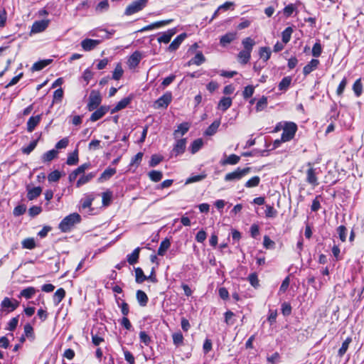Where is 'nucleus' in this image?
<instances>
[{
    "mask_svg": "<svg viewBox=\"0 0 364 364\" xmlns=\"http://www.w3.org/2000/svg\"><path fill=\"white\" fill-rule=\"evenodd\" d=\"M123 73L124 70L122 68V65L118 63L113 71L112 78L115 80H119L122 77Z\"/></svg>",
    "mask_w": 364,
    "mask_h": 364,
    "instance_id": "nucleus-44",
    "label": "nucleus"
},
{
    "mask_svg": "<svg viewBox=\"0 0 364 364\" xmlns=\"http://www.w3.org/2000/svg\"><path fill=\"white\" fill-rule=\"evenodd\" d=\"M96 176V172H91L87 175H82L80 177L76 183L77 187H80L81 186L88 183Z\"/></svg>",
    "mask_w": 364,
    "mask_h": 364,
    "instance_id": "nucleus-24",
    "label": "nucleus"
},
{
    "mask_svg": "<svg viewBox=\"0 0 364 364\" xmlns=\"http://www.w3.org/2000/svg\"><path fill=\"white\" fill-rule=\"evenodd\" d=\"M163 160V157L158 154H154L151 156V160L149 161V166L151 167H154L157 166L161 161Z\"/></svg>",
    "mask_w": 364,
    "mask_h": 364,
    "instance_id": "nucleus-58",
    "label": "nucleus"
},
{
    "mask_svg": "<svg viewBox=\"0 0 364 364\" xmlns=\"http://www.w3.org/2000/svg\"><path fill=\"white\" fill-rule=\"evenodd\" d=\"M50 20H41L35 21L31 27V33H37L45 31L48 26Z\"/></svg>",
    "mask_w": 364,
    "mask_h": 364,
    "instance_id": "nucleus-10",
    "label": "nucleus"
},
{
    "mask_svg": "<svg viewBox=\"0 0 364 364\" xmlns=\"http://www.w3.org/2000/svg\"><path fill=\"white\" fill-rule=\"evenodd\" d=\"M291 82V78L290 77H284L282 81L279 83V89L280 90H287L289 87Z\"/></svg>",
    "mask_w": 364,
    "mask_h": 364,
    "instance_id": "nucleus-47",
    "label": "nucleus"
},
{
    "mask_svg": "<svg viewBox=\"0 0 364 364\" xmlns=\"http://www.w3.org/2000/svg\"><path fill=\"white\" fill-rule=\"evenodd\" d=\"M173 342L176 346H179L183 344V336L181 332L174 333L172 335Z\"/></svg>",
    "mask_w": 364,
    "mask_h": 364,
    "instance_id": "nucleus-48",
    "label": "nucleus"
},
{
    "mask_svg": "<svg viewBox=\"0 0 364 364\" xmlns=\"http://www.w3.org/2000/svg\"><path fill=\"white\" fill-rule=\"evenodd\" d=\"M116 173V169L114 168H107L101 174L98 178L99 183H102L105 181L109 180L112 176Z\"/></svg>",
    "mask_w": 364,
    "mask_h": 364,
    "instance_id": "nucleus-19",
    "label": "nucleus"
},
{
    "mask_svg": "<svg viewBox=\"0 0 364 364\" xmlns=\"http://www.w3.org/2000/svg\"><path fill=\"white\" fill-rule=\"evenodd\" d=\"M186 147V139L183 138L177 139L172 151L176 156H178L179 154H182L185 151Z\"/></svg>",
    "mask_w": 364,
    "mask_h": 364,
    "instance_id": "nucleus-12",
    "label": "nucleus"
},
{
    "mask_svg": "<svg viewBox=\"0 0 364 364\" xmlns=\"http://www.w3.org/2000/svg\"><path fill=\"white\" fill-rule=\"evenodd\" d=\"M148 0H136L129 4L125 11L124 14L126 16H131L146 6Z\"/></svg>",
    "mask_w": 364,
    "mask_h": 364,
    "instance_id": "nucleus-3",
    "label": "nucleus"
},
{
    "mask_svg": "<svg viewBox=\"0 0 364 364\" xmlns=\"http://www.w3.org/2000/svg\"><path fill=\"white\" fill-rule=\"evenodd\" d=\"M102 102L100 93L97 90H92L89 96L87 109L89 111L96 109Z\"/></svg>",
    "mask_w": 364,
    "mask_h": 364,
    "instance_id": "nucleus-5",
    "label": "nucleus"
},
{
    "mask_svg": "<svg viewBox=\"0 0 364 364\" xmlns=\"http://www.w3.org/2000/svg\"><path fill=\"white\" fill-rule=\"evenodd\" d=\"M22 247L25 249L33 250L36 247V242L33 238L29 237L22 241Z\"/></svg>",
    "mask_w": 364,
    "mask_h": 364,
    "instance_id": "nucleus-45",
    "label": "nucleus"
},
{
    "mask_svg": "<svg viewBox=\"0 0 364 364\" xmlns=\"http://www.w3.org/2000/svg\"><path fill=\"white\" fill-rule=\"evenodd\" d=\"M58 154L57 150L51 149L42 155L41 161L43 163L50 162L58 156Z\"/></svg>",
    "mask_w": 364,
    "mask_h": 364,
    "instance_id": "nucleus-23",
    "label": "nucleus"
},
{
    "mask_svg": "<svg viewBox=\"0 0 364 364\" xmlns=\"http://www.w3.org/2000/svg\"><path fill=\"white\" fill-rule=\"evenodd\" d=\"M78 149H76L73 153L68 155L66 163L69 166H74L78 163Z\"/></svg>",
    "mask_w": 364,
    "mask_h": 364,
    "instance_id": "nucleus-31",
    "label": "nucleus"
},
{
    "mask_svg": "<svg viewBox=\"0 0 364 364\" xmlns=\"http://www.w3.org/2000/svg\"><path fill=\"white\" fill-rule=\"evenodd\" d=\"M205 178H206V174L205 173H202V174H200V175L191 176L188 178H187V180L186 181V183L188 184V183H192L200 181L203 180Z\"/></svg>",
    "mask_w": 364,
    "mask_h": 364,
    "instance_id": "nucleus-53",
    "label": "nucleus"
},
{
    "mask_svg": "<svg viewBox=\"0 0 364 364\" xmlns=\"http://www.w3.org/2000/svg\"><path fill=\"white\" fill-rule=\"evenodd\" d=\"M296 130H297V126L295 123H294V122L286 123V124L283 129V132L282 134V140L283 141H290L291 139L294 138Z\"/></svg>",
    "mask_w": 364,
    "mask_h": 364,
    "instance_id": "nucleus-4",
    "label": "nucleus"
},
{
    "mask_svg": "<svg viewBox=\"0 0 364 364\" xmlns=\"http://www.w3.org/2000/svg\"><path fill=\"white\" fill-rule=\"evenodd\" d=\"M251 168L246 167L244 168H237L234 171L228 173L224 177L225 181H237L250 172Z\"/></svg>",
    "mask_w": 364,
    "mask_h": 364,
    "instance_id": "nucleus-2",
    "label": "nucleus"
},
{
    "mask_svg": "<svg viewBox=\"0 0 364 364\" xmlns=\"http://www.w3.org/2000/svg\"><path fill=\"white\" fill-rule=\"evenodd\" d=\"M176 33V29H170L167 31L160 33L158 36H154L151 39H148L149 43H151V41L156 39L159 43H168L171 41L173 36Z\"/></svg>",
    "mask_w": 364,
    "mask_h": 364,
    "instance_id": "nucleus-7",
    "label": "nucleus"
},
{
    "mask_svg": "<svg viewBox=\"0 0 364 364\" xmlns=\"http://www.w3.org/2000/svg\"><path fill=\"white\" fill-rule=\"evenodd\" d=\"M260 182V178L257 176L252 177L250 179H249L245 184V186L246 188H254L257 187Z\"/></svg>",
    "mask_w": 364,
    "mask_h": 364,
    "instance_id": "nucleus-41",
    "label": "nucleus"
},
{
    "mask_svg": "<svg viewBox=\"0 0 364 364\" xmlns=\"http://www.w3.org/2000/svg\"><path fill=\"white\" fill-rule=\"evenodd\" d=\"M139 339L146 346H149L151 343V338L145 331H140Z\"/></svg>",
    "mask_w": 364,
    "mask_h": 364,
    "instance_id": "nucleus-60",
    "label": "nucleus"
},
{
    "mask_svg": "<svg viewBox=\"0 0 364 364\" xmlns=\"http://www.w3.org/2000/svg\"><path fill=\"white\" fill-rule=\"evenodd\" d=\"M259 54L260 58H262L264 61H267L271 55V50H269V47H261Z\"/></svg>",
    "mask_w": 364,
    "mask_h": 364,
    "instance_id": "nucleus-39",
    "label": "nucleus"
},
{
    "mask_svg": "<svg viewBox=\"0 0 364 364\" xmlns=\"http://www.w3.org/2000/svg\"><path fill=\"white\" fill-rule=\"evenodd\" d=\"M24 336L27 338L34 339L33 328L31 324L27 323L24 326Z\"/></svg>",
    "mask_w": 364,
    "mask_h": 364,
    "instance_id": "nucleus-55",
    "label": "nucleus"
},
{
    "mask_svg": "<svg viewBox=\"0 0 364 364\" xmlns=\"http://www.w3.org/2000/svg\"><path fill=\"white\" fill-rule=\"evenodd\" d=\"M353 92H354L355 95L357 97H359V96L361 95L362 90H363V85H362L361 80L360 79H358L354 82V84L353 85Z\"/></svg>",
    "mask_w": 364,
    "mask_h": 364,
    "instance_id": "nucleus-46",
    "label": "nucleus"
},
{
    "mask_svg": "<svg viewBox=\"0 0 364 364\" xmlns=\"http://www.w3.org/2000/svg\"><path fill=\"white\" fill-rule=\"evenodd\" d=\"M232 105V100L230 97H223L218 103V109L226 111Z\"/></svg>",
    "mask_w": 364,
    "mask_h": 364,
    "instance_id": "nucleus-30",
    "label": "nucleus"
},
{
    "mask_svg": "<svg viewBox=\"0 0 364 364\" xmlns=\"http://www.w3.org/2000/svg\"><path fill=\"white\" fill-rule=\"evenodd\" d=\"M267 105V99L265 97H262L259 101L257 102L256 105V111L260 112L263 110Z\"/></svg>",
    "mask_w": 364,
    "mask_h": 364,
    "instance_id": "nucleus-54",
    "label": "nucleus"
},
{
    "mask_svg": "<svg viewBox=\"0 0 364 364\" xmlns=\"http://www.w3.org/2000/svg\"><path fill=\"white\" fill-rule=\"evenodd\" d=\"M337 232L339 238L342 242H345L347 237V229L344 225H340L337 228Z\"/></svg>",
    "mask_w": 364,
    "mask_h": 364,
    "instance_id": "nucleus-50",
    "label": "nucleus"
},
{
    "mask_svg": "<svg viewBox=\"0 0 364 364\" xmlns=\"http://www.w3.org/2000/svg\"><path fill=\"white\" fill-rule=\"evenodd\" d=\"M112 194L110 191H107L102 193V204L105 206H107L109 205L111 200H112Z\"/></svg>",
    "mask_w": 364,
    "mask_h": 364,
    "instance_id": "nucleus-57",
    "label": "nucleus"
},
{
    "mask_svg": "<svg viewBox=\"0 0 364 364\" xmlns=\"http://www.w3.org/2000/svg\"><path fill=\"white\" fill-rule=\"evenodd\" d=\"M38 144V139L32 141L28 146L22 148V152L25 154H29L31 151L34 150Z\"/></svg>",
    "mask_w": 364,
    "mask_h": 364,
    "instance_id": "nucleus-51",
    "label": "nucleus"
},
{
    "mask_svg": "<svg viewBox=\"0 0 364 364\" xmlns=\"http://www.w3.org/2000/svg\"><path fill=\"white\" fill-rule=\"evenodd\" d=\"M171 92H167L155 102V106L157 108H166L171 103Z\"/></svg>",
    "mask_w": 364,
    "mask_h": 364,
    "instance_id": "nucleus-8",
    "label": "nucleus"
},
{
    "mask_svg": "<svg viewBox=\"0 0 364 364\" xmlns=\"http://www.w3.org/2000/svg\"><path fill=\"white\" fill-rule=\"evenodd\" d=\"M131 102V99L129 97H124L121 100L114 108L112 109V113L114 112H118L124 108H125Z\"/></svg>",
    "mask_w": 364,
    "mask_h": 364,
    "instance_id": "nucleus-33",
    "label": "nucleus"
},
{
    "mask_svg": "<svg viewBox=\"0 0 364 364\" xmlns=\"http://www.w3.org/2000/svg\"><path fill=\"white\" fill-rule=\"evenodd\" d=\"M240 157L235 154H230L225 159L223 160L220 163L222 165H235L239 163Z\"/></svg>",
    "mask_w": 364,
    "mask_h": 364,
    "instance_id": "nucleus-28",
    "label": "nucleus"
},
{
    "mask_svg": "<svg viewBox=\"0 0 364 364\" xmlns=\"http://www.w3.org/2000/svg\"><path fill=\"white\" fill-rule=\"evenodd\" d=\"M52 59H46V60H41L36 63H35L32 68V71H39L43 70L44 68H46L47 65L50 64L52 63Z\"/></svg>",
    "mask_w": 364,
    "mask_h": 364,
    "instance_id": "nucleus-21",
    "label": "nucleus"
},
{
    "mask_svg": "<svg viewBox=\"0 0 364 364\" xmlns=\"http://www.w3.org/2000/svg\"><path fill=\"white\" fill-rule=\"evenodd\" d=\"M189 129V124L187 122L180 124L173 132L174 138H178L180 135H184Z\"/></svg>",
    "mask_w": 364,
    "mask_h": 364,
    "instance_id": "nucleus-20",
    "label": "nucleus"
},
{
    "mask_svg": "<svg viewBox=\"0 0 364 364\" xmlns=\"http://www.w3.org/2000/svg\"><path fill=\"white\" fill-rule=\"evenodd\" d=\"M203 141L202 139H197L193 141L191 145L190 150L192 154L198 152L203 146Z\"/></svg>",
    "mask_w": 364,
    "mask_h": 364,
    "instance_id": "nucleus-35",
    "label": "nucleus"
},
{
    "mask_svg": "<svg viewBox=\"0 0 364 364\" xmlns=\"http://www.w3.org/2000/svg\"><path fill=\"white\" fill-rule=\"evenodd\" d=\"M263 245L266 249H274L275 247V242L272 240L269 236L265 235L264 237Z\"/></svg>",
    "mask_w": 364,
    "mask_h": 364,
    "instance_id": "nucleus-56",
    "label": "nucleus"
},
{
    "mask_svg": "<svg viewBox=\"0 0 364 364\" xmlns=\"http://www.w3.org/2000/svg\"><path fill=\"white\" fill-rule=\"evenodd\" d=\"M63 97V90L62 88L56 90L53 93V103L61 102Z\"/></svg>",
    "mask_w": 364,
    "mask_h": 364,
    "instance_id": "nucleus-63",
    "label": "nucleus"
},
{
    "mask_svg": "<svg viewBox=\"0 0 364 364\" xmlns=\"http://www.w3.org/2000/svg\"><path fill=\"white\" fill-rule=\"evenodd\" d=\"M255 88L252 85H247L245 87L242 95L245 99H248L252 96Z\"/></svg>",
    "mask_w": 364,
    "mask_h": 364,
    "instance_id": "nucleus-59",
    "label": "nucleus"
},
{
    "mask_svg": "<svg viewBox=\"0 0 364 364\" xmlns=\"http://www.w3.org/2000/svg\"><path fill=\"white\" fill-rule=\"evenodd\" d=\"M170 246H171L170 240L166 238L161 242L159 247L158 249V251H157V254L160 256H164L165 255V253L166 252V251L168 250V249L170 247Z\"/></svg>",
    "mask_w": 364,
    "mask_h": 364,
    "instance_id": "nucleus-27",
    "label": "nucleus"
},
{
    "mask_svg": "<svg viewBox=\"0 0 364 364\" xmlns=\"http://www.w3.org/2000/svg\"><path fill=\"white\" fill-rule=\"evenodd\" d=\"M220 124V120H215L205 130V134L207 136H213L215 134Z\"/></svg>",
    "mask_w": 364,
    "mask_h": 364,
    "instance_id": "nucleus-26",
    "label": "nucleus"
},
{
    "mask_svg": "<svg viewBox=\"0 0 364 364\" xmlns=\"http://www.w3.org/2000/svg\"><path fill=\"white\" fill-rule=\"evenodd\" d=\"M41 119V115L31 117L27 122V130L32 132L36 127L40 123Z\"/></svg>",
    "mask_w": 364,
    "mask_h": 364,
    "instance_id": "nucleus-16",
    "label": "nucleus"
},
{
    "mask_svg": "<svg viewBox=\"0 0 364 364\" xmlns=\"http://www.w3.org/2000/svg\"><path fill=\"white\" fill-rule=\"evenodd\" d=\"M205 61V58L201 52H198L196 55L191 58L188 63L187 65L190 66L192 65H200Z\"/></svg>",
    "mask_w": 364,
    "mask_h": 364,
    "instance_id": "nucleus-18",
    "label": "nucleus"
},
{
    "mask_svg": "<svg viewBox=\"0 0 364 364\" xmlns=\"http://www.w3.org/2000/svg\"><path fill=\"white\" fill-rule=\"evenodd\" d=\"M37 291L38 290L36 288L29 287L21 291L19 297H24L26 299H31Z\"/></svg>",
    "mask_w": 364,
    "mask_h": 364,
    "instance_id": "nucleus-22",
    "label": "nucleus"
},
{
    "mask_svg": "<svg viewBox=\"0 0 364 364\" xmlns=\"http://www.w3.org/2000/svg\"><path fill=\"white\" fill-rule=\"evenodd\" d=\"M18 323V316L12 318L9 321V322L8 323V327L6 328V329L10 331H14L16 328Z\"/></svg>",
    "mask_w": 364,
    "mask_h": 364,
    "instance_id": "nucleus-64",
    "label": "nucleus"
},
{
    "mask_svg": "<svg viewBox=\"0 0 364 364\" xmlns=\"http://www.w3.org/2000/svg\"><path fill=\"white\" fill-rule=\"evenodd\" d=\"M94 200V197L92 195L86 196L82 200L81 207L82 209L88 208L91 207L92 201Z\"/></svg>",
    "mask_w": 364,
    "mask_h": 364,
    "instance_id": "nucleus-43",
    "label": "nucleus"
},
{
    "mask_svg": "<svg viewBox=\"0 0 364 364\" xmlns=\"http://www.w3.org/2000/svg\"><path fill=\"white\" fill-rule=\"evenodd\" d=\"M26 210V206L25 205H19L14 208V215L15 216H20L24 214Z\"/></svg>",
    "mask_w": 364,
    "mask_h": 364,
    "instance_id": "nucleus-62",
    "label": "nucleus"
},
{
    "mask_svg": "<svg viewBox=\"0 0 364 364\" xmlns=\"http://www.w3.org/2000/svg\"><path fill=\"white\" fill-rule=\"evenodd\" d=\"M136 299L141 306H145L148 303V296L146 293L141 290H137Z\"/></svg>",
    "mask_w": 364,
    "mask_h": 364,
    "instance_id": "nucleus-29",
    "label": "nucleus"
},
{
    "mask_svg": "<svg viewBox=\"0 0 364 364\" xmlns=\"http://www.w3.org/2000/svg\"><path fill=\"white\" fill-rule=\"evenodd\" d=\"M65 291L63 288L58 289L53 295V301L55 304H58L65 297Z\"/></svg>",
    "mask_w": 364,
    "mask_h": 364,
    "instance_id": "nucleus-36",
    "label": "nucleus"
},
{
    "mask_svg": "<svg viewBox=\"0 0 364 364\" xmlns=\"http://www.w3.org/2000/svg\"><path fill=\"white\" fill-rule=\"evenodd\" d=\"M235 38V33H229L223 36L220 38V43L223 44L230 43Z\"/></svg>",
    "mask_w": 364,
    "mask_h": 364,
    "instance_id": "nucleus-49",
    "label": "nucleus"
},
{
    "mask_svg": "<svg viewBox=\"0 0 364 364\" xmlns=\"http://www.w3.org/2000/svg\"><path fill=\"white\" fill-rule=\"evenodd\" d=\"M140 250V247H136L134 249L131 254L127 255L126 262H127L131 265L136 264L139 260Z\"/></svg>",
    "mask_w": 364,
    "mask_h": 364,
    "instance_id": "nucleus-17",
    "label": "nucleus"
},
{
    "mask_svg": "<svg viewBox=\"0 0 364 364\" xmlns=\"http://www.w3.org/2000/svg\"><path fill=\"white\" fill-rule=\"evenodd\" d=\"M308 166H309L310 168L306 171V182L314 187L317 186L318 185V182L316 169L311 166V163H308Z\"/></svg>",
    "mask_w": 364,
    "mask_h": 364,
    "instance_id": "nucleus-9",
    "label": "nucleus"
},
{
    "mask_svg": "<svg viewBox=\"0 0 364 364\" xmlns=\"http://www.w3.org/2000/svg\"><path fill=\"white\" fill-rule=\"evenodd\" d=\"M142 58V54L139 51H135L128 59L127 65L129 69L136 68Z\"/></svg>",
    "mask_w": 364,
    "mask_h": 364,
    "instance_id": "nucleus-11",
    "label": "nucleus"
},
{
    "mask_svg": "<svg viewBox=\"0 0 364 364\" xmlns=\"http://www.w3.org/2000/svg\"><path fill=\"white\" fill-rule=\"evenodd\" d=\"M277 210L270 205H266L265 216L268 218H274L277 215Z\"/></svg>",
    "mask_w": 364,
    "mask_h": 364,
    "instance_id": "nucleus-40",
    "label": "nucleus"
},
{
    "mask_svg": "<svg viewBox=\"0 0 364 364\" xmlns=\"http://www.w3.org/2000/svg\"><path fill=\"white\" fill-rule=\"evenodd\" d=\"M171 21V20L157 21V22L153 23L143 28L141 31H144L157 28L164 26L169 23Z\"/></svg>",
    "mask_w": 364,
    "mask_h": 364,
    "instance_id": "nucleus-34",
    "label": "nucleus"
},
{
    "mask_svg": "<svg viewBox=\"0 0 364 364\" xmlns=\"http://www.w3.org/2000/svg\"><path fill=\"white\" fill-rule=\"evenodd\" d=\"M80 220L81 217L78 213L70 214L60 222L59 228L63 232H68L75 224L80 223Z\"/></svg>",
    "mask_w": 364,
    "mask_h": 364,
    "instance_id": "nucleus-1",
    "label": "nucleus"
},
{
    "mask_svg": "<svg viewBox=\"0 0 364 364\" xmlns=\"http://www.w3.org/2000/svg\"><path fill=\"white\" fill-rule=\"evenodd\" d=\"M42 192V188L40 186L28 188L27 198L29 200H33L38 197Z\"/></svg>",
    "mask_w": 364,
    "mask_h": 364,
    "instance_id": "nucleus-25",
    "label": "nucleus"
},
{
    "mask_svg": "<svg viewBox=\"0 0 364 364\" xmlns=\"http://www.w3.org/2000/svg\"><path fill=\"white\" fill-rule=\"evenodd\" d=\"M60 172L58 170H55L48 174V180L49 182H56L60 178Z\"/></svg>",
    "mask_w": 364,
    "mask_h": 364,
    "instance_id": "nucleus-52",
    "label": "nucleus"
},
{
    "mask_svg": "<svg viewBox=\"0 0 364 364\" xmlns=\"http://www.w3.org/2000/svg\"><path fill=\"white\" fill-rule=\"evenodd\" d=\"M320 62L317 59H312L309 63H307L303 68V74L306 76L309 75L311 72L315 70Z\"/></svg>",
    "mask_w": 364,
    "mask_h": 364,
    "instance_id": "nucleus-15",
    "label": "nucleus"
},
{
    "mask_svg": "<svg viewBox=\"0 0 364 364\" xmlns=\"http://www.w3.org/2000/svg\"><path fill=\"white\" fill-rule=\"evenodd\" d=\"M293 29L291 27L286 28L285 30L282 33V40L284 44L287 43L290 41Z\"/></svg>",
    "mask_w": 364,
    "mask_h": 364,
    "instance_id": "nucleus-38",
    "label": "nucleus"
},
{
    "mask_svg": "<svg viewBox=\"0 0 364 364\" xmlns=\"http://www.w3.org/2000/svg\"><path fill=\"white\" fill-rule=\"evenodd\" d=\"M186 37L187 34L186 33H183L178 35L169 46H179L181 43H183Z\"/></svg>",
    "mask_w": 364,
    "mask_h": 364,
    "instance_id": "nucleus-61",
    "label": "nucleus"
},
{
    "mask_svg": "<svg viewBox=\"0 0 364 364\" xmlns=\"http://www.w3.org/2000/svg\"><path fill=\"white\" fill-rule=\"evenodd\" d=\"M109 110V108L105 106H101L100 108H97V109L91 114L90 121L96 122L98 119H101Z\"/></svg>",
    "mask_w": 364,
    "mask_h": 364,
    "instance_id": "nucleus-14",
    "label": "nucleus"
},
{
    "mask_svg": "<svg viewBox=\"0 0 364 364\" xmlns=\"http://www.w3.org/2000/svg\"><path fill=\"white\" fill-rule=\"evenodd\" d=\"M351 338L350 337H348L342 343V346L341 347L339 348L338 351V355L339 357H342L343 356V355L346 353L348 347H349V344L351 342Z\"/></svg>",
    "mask_w": 364,
    "mask_h": 364,
    "instance_id": "nucleus-37",
    "label": "nucleus"
},
{
    "mask_svg": "<svg viewBox=\"0 0 364 364\" xmlns=\"http://www.w3.org/2000/svg\"><path fill=\"white\" fill-rule=\"evenodd\" d=\"M252 48V47H245L244 49L239 53L237 58L240 63H247L250 58Z\"/></svg>",
    "mask_w": 364,
    "mask_h": 364,
    "instance_id": "nucleus-13",
    "label": "nucleus"
},
{
    "mask_svg": "<svg viewBox=\"0 0 364 364\" xmlns=\"http://www.w3.org/2000/svg\"><path fill=\"white\" fill-rule=\"evenodd\" d=\"M150 179L154 182H159L161 180L163 174L161 171L153 170L149 173Z\"/></svg>",
    "mask_w": 364,
    "mask_h": 364,
    "instance_id": "nucleus-42",
    "label": "nucleus"
},
{
    "mask_svg": "<svg viewBox=\"0 0 364 364\" xmlns=\"http://www.w3.org/2000/svg\"><path fill=\"white\" fill-rule=\"evenodd\" d=\"M18 305V301L5 297L1 303V308L2 311L9 313L14 311Z\"/></svg>",
    "mask_w": 364,
    "mask_h": 364,
    "instance_id": "nucleus-6",
    "label": "nucleus"
},
{
    "mask_svg": "<svg viewBox=\"0 0 364 364\" xmlns=\"http://www.w3.org/2000/svg\"><path fill=\"white\" fill-rule=\"evenodd\" d=\"M135 271V277H136V282L138 284H141L144 281L147 280V277L144 274V272L141 268L136 267L134 269Z\"/></svg>",
    "mask_w": 364,
    "mask_h": 364,
    "instance_id": "nucleus-32",
    "label": "nucleus"
}]
</instances>
